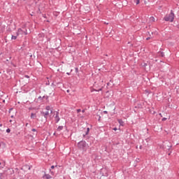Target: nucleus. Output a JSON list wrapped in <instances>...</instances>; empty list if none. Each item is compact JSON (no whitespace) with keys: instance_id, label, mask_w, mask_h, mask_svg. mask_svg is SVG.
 <instances>
[{"instance_id":"obj_1","label":"nucleus","mask_w":179,"mask_h":179,"mask_svg":"<svg viewBox=\"0 0 179 179\" xmlns=\"http://www.w3.org/2000/svg\"><path fill=\"white\" fill-rule=\"evenodd\" d=\"M166 22H173L174 20V13L171 12L169 15L164 17Z\"/></svg>"},{"instance_id":"obj_2","label":"nucleus","mask_w":179,"mask_h":179,"mask_svg":"<svg viewBox=\"0 0 179 179\" xmlns=\"http://www.w3.org/2000/svg\"><path fill=\"white\" fill-rule=\"evenodd\" d=\"M45 110L46 111L43 113V115L45 118H47L50 115V114L52 113V110H50V107L48 106L45 107Z\"/></svg>"},{"instance_id":"obj_3","label":"nucleus","mask_w":179,"mask_h":179,"mask_svg":"<svg viewBox=\"0 0 179 179\" xmlns=\"http://www.w3.org/2000/svg\"><path fill=\"white\" fill-rule=\"evenodd\" d=\"M78 146L80 149H85V148H86V142L80 141L78 143Z\"/></svg>"},{"instance_id":"obj_4","label":"nucleus","mask_w":179,"mask_h":179,"mask_svg":"<svg viewBox=\"0 0 179 179\" xmlns=\"http://www.w3.org/2000/svg\"><path fill=\"white\" fill-rule=\"evenodd\" d=\"M20 34L23 35L24 34L25 36L27 35V31H24L22 29H18L17 32V36H19Z\"/></svg>"},{"instance_id":"obj_5","label":"nucleus","mask_w":179,"mask_h":179,"mask_svg":"<svg viewBox=\"0 0 179 179\" xmlns=\"http://www.w3.org/2000/svg\"><path fill=\"white\" fill-rule=\"evenodd\" d=\"M117 121H118L120 125H121V127H124V121H122V120L119 119Z\"/></svg>"},{"instance_id":"obj_6","label":"nucleus","mask_w":179,"mask_h":179,"mask_svg":"<svg viewBox=\"0 0 179 179\" xmlns=\"http://www.w3.org/2000/svg\"><path fill=\"white\" fill-rule=\"evenodd\" d=\"M62 129H64V127L62 126H59L57 129V132H59L61 131H62Z\"/></svg>"},{"instance_id":"obj_7","label":"nucleus","mask_w":179,"mask_h":179,"mask_svg":"<svg viewBox=\"0 0 179 179\" xmlns=\"http://www.w3.org/2000/svg\"><path fill=\"white\" fill-rule=\"evenodd\" d=\"M55 121H56V122H58L59 121V117L58 116V112H57V114H56Z\"/></svg>"},{"instance_id":"obj_8","label":"nucleus","mask_w":179,"mask_h":179,"mask_svg":"<svg viewBox=\"0 0 179 179\" xmlns=\"http://www.w3.org/2000/svg\"><path fill=\"white\" fill-rule=\"evenodd\" d=\"M44 177L46 179H51V178H52V177H51L50 174H45Z\"/></svg>"},{"instance_id":"obj_9","label":"nucleus","mask_w":179,"mask_h":179,"mask_svg":"<svg viewBox=\"0 0 179 179\" xmlns=\"http://www.w3.org/2000/svg\"><path fill=\"white\" fill-rule=\"evenodd\" d=\"M36 113H31V118L34 120L36 118Z\"/></svg>"},{"instance_id":"obj_10","label":"nucleus","mask_w":179,"mask_h":179,"mask_svg":"<svg viewBox=\"0 0 179 179\" xmlns=\"http://www.w3.org/2000/svg\"><path fill=\"white\" fill-rule=\"evenodd\" d=\"M17 38V36H11L12 40H16Z\"/></svg>"},{"instance_id":"obj_11","label":"nucleus","mask_w":179,"mask_h":179,"mask_svg":"<svg viewBox=\"0 0 179 179\" xmlns=\"http://www.w3.org/2000/svg\"><path fill=\"white\" fill-rule=\"evenodd\" d=\"M150 20L151 22H155V20H156V19H155L154 17H150Z\"/></svg>"},{"instance_id":"obj_12","label":"nucleus","mask_w":179,"mask_h":179,"mask_svg":"<svg viewBox=\"0 0 179 179\" xmlns=\"http://www.w3.org/2000/svg\"><path fill=\"white\" fill-rule=\"evenodd\" d=\"M136 5H139V3H141L140 0H136Z\"/></svg>"},{"instance_id":"obj_13","label":"nucleus","mask_w":179,"mask_h":179,"mask_svg":"<svg viewBox=\"0 0 179 179\" xmlns=\"http://www.w3.org/2000/svg\"><path fill=\"white\" fill-rule=\"evenodd\" d=\"M89 131H90V129L87 128V133H86V135H87V134H89Z\"/></svg>"},{"instance_id":"obj_14","label":"nucleus","mask_w":179,"mask_h":179,"mask_svg":"<svg viewBox=\"0 0 179 179\" xmlns=\"http://www.w3.org/2000/svg\"><path fill=\"white\" fill-rule=\"evenodd\" d=\"M32 132H37V130H36V129H32Z\"/></svg>"},{"instance_id":"obj_15","label":"nucleus","mask_w":179,"mask_h":179,"mask_svg":"<svg viewBox=\"0 0 179 179\" xmlns=\"http://www.w3.org/2000/svg\"><path fill=\"white\" fill-rule=\"evenodd\" d=\"M81 110L80 109H78L77 110V113H80Z\"/></svg>"},{"instance_id":"obj_16","label":"nucleus","mask_w":179,"mask_h":179,"mask_svg":"<svg viewBox=\"0 0 179 179\" xmlns=\"http://www.w3.org/2000/svg\"><path fill=\"white\" fill-rule=\"evenodd\" d=\"M6 131H7L8 133L10 132V129H8L6 130Z\"/></svg>"},{"instance_id":"obj_17","label":"nucleus","mask_w":179,"mask_h":179,"mask_svg":"<svg viewBox=\"0 0 179 179\" xmlns=\"http://www.w3.org/2000/svg\"><path fill=\"white\" fill-rule=\"evenodd\" d=\"M117 127L113 128V131H117Z\"/></svg>"},{"instance_id":"obj_18","label":"nucleus","mask_w":179,"mask_h":179,"mask_svg":"<svg viewBox=\"0 0 179 179\" xmlns=\"http://www.w3.org/2000/svg\"><path fill=\"white\" fill-rule=\"evenodd\" d=\"M51 169H55V166L53 165L51 166Z\"/></svg>"},{"instance_id":"obj_19","label":"nucleus","mask_w":179,"mask_h":179,"mask_svg":"<svg viewBox=\"0 0 179 179\" xmlns=\"http://www.w3.org/2000/svg\"><path fill=\"white\" fill-rule=\"evenodd\" d=\"M146 40H150V37L147 38Z\"/></svg>"},{"instance_id":"obj_20","label":"nucleus","mask_w":179,"mask_h":179,"mask_svg":"<svg viewBox=\"0 0 179 179\" xmlns=\"http://www.w3.org/2000/svg\"><path fill=\"white\" fill-rule=\"evenodd\" d=\"M103 113H104V114H107V111L106 110L103 111Z\"/></svg>"},{"instance_id":"obj_21","label":"nucleus","mask_w":179,"mask_h":179,"mask_svg":"<svg viewBox=\"0 0 179 179\" xmlns=\"http://www.w3.org/2000/svg\"><path fill=\"white\" fill-rule=\"evenodd\" d=\"M162 121H166V118H163V119H162Z\"/></svg>"},{"instance_id":"obj_22","label":"nucleus","mask_w":179,"mask_h":179,"mask_svg":"<svg viewBox=\"0 0 179 179\" xmlns=\"http://www.w3.org/2000/svg\"><path fill=\"white\" fill-rule=\"evenodd\" d=\"M102 90V89L101 88L99 90H98V92H100V91H101Z\"/></svg>"},{"instance_id":"obj_23","label":"nucleus","mask_w":179,"mask_h":179,"mask_svg":"<svg viewBox=\"0 0 179 179\" xmlns=\"http://www.w3.org/2000/svg\"><path fill=\"white\" fill-rule=\"evenodd\" d=\"M82 113H85V110H82Z\"/></svg>"},{"instance_id":"obj_24","label":"nucleus","mask_w":179,"mask_h":179,"mask_svg":"<svg viewBox=\"0 0 179 179\" xmlns=\"http://www.w3.org/2000/svg\"><path fill=\"white\" fill-rule=\"evenodd\" d=\"M28 125H29V124H28V123H27V124H26V127H27Z\"/></svg>"},{"instance_id":"obj_25","label":"nucleus","mask_w":179,"mask_h":179,"mask_svg":"<svg viewBox=\"0 0 179 179\" xmlns=\"http://www.w3.org/2000/svg\"><path fill=\"white\" fill-rule=\"evenodd\" d=\"M51 174H54V172H51Z\"/></svg>"},{"instance_id":"obj_26","label":"nucleus","mask_w":179,"mask_h":179,"mask_svg":"<svg viewBox=\"0 0 179 179\" xmlns=\"http://www.w3.org/2000/svg\"><path fill=\"white\" fill-rule=\"evenodd\" d=\"M55 134H57V131L54 134V135H55Z\"/></svg>"},{"instance_id":"obj_27","label":"nucleus","mask_w":179,"mask_h":179,"mask_svg":"<svg viewBox=\"0 0 179 179\" xmlns=\"http://www.w3.org/2000/svg\"><path fill=\"white\" fill-rule=\"evenodd\" d=\"M134 2H136V0H134Z\"/></svg>"},{"instance_id":"obj_28","label":"nucleus","mask_w":179,"mask_h":179,"mask_svg":"<svg viewBox=\"0 0 179 179\" xmlns=\"http://www.w3.org/2000/svg\"><path fill=\"white\" fill-rule=\"evenodd\" d=\"M0 127H2V124H0Z\"/></svg>"},{"instance_id":"obj_29","label":"nucleus","mask_w":179,"mask_h":179,"mask_svg":"<svg viewBox=\"0 0 179 179\" xmlns=\"http://www.w3.org/2000/svg\"><path fill=\"white\" fill-rule=\"evenodd\" d=\"M0 166H1V162H0Z\"/></svg>"}]
</instances>
